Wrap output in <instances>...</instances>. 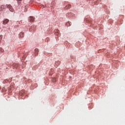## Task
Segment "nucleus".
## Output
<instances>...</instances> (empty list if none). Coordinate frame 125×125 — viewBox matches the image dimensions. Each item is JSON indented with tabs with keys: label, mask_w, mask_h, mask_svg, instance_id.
I'll use <instances>...</instances> for the list:
<instances>
[{
	"label": "nucleus",
	"mask_w": 125,
	"mask_h": 125,
	"mask_svg": "<svg viewBox=\"0 0 125 125\" xmlns=\"http://www.w3.org/2000/svg\"><path fill=\"white\" fill-rule=\"evenodd\" d=\"M6 7H7V8L9 9V10H10V11H11V12H13V11H14V9H13V8H12V6H11V5H6Z\"/></svg>",
	"instance_id": "obj_1"
},
{
	"label": "nucleus",
	"mask_w": 125,
	"mask_h": 125,
	"mask_svg": "<svg viewBox=\"0 0 125 125\" xmlns=\"http://www.w3.org/2000/svg\"><path fill=\"white\" fill-rule=\"evenodd\" d=\"M29 20L30 22H34V21H35V19L33 17H30Z\"/></svg>",
	"instance_id": "obj_2"
},
{
	"label": "nucleus",
	"mask_w": 125,
	"mask_h": 125,
	"mask_svg": "<svg viewBox=\"0 0 125 125\" xmlns=\"http://www.w3.org/2000/svg\"><path fill=\"white\" fill-rule=\"evenodd\" d=\"M24 36H25V35L24 34L23 32H21L19 34L20 38H24Z\"/></svg>",
	"instance_id": "obj_3"
},
{
	"label": "nucleus",
	"mask_w": 125,
	"mask_h": 125,
	"mask_svg": "<svg viewBox=\"0 0 125 125\" xmlns=\"http://www.w3.org/2000/svg\"><path fill=\"white\" fill-rule=\"evenodd\" d=\"M9 22V20L6 19L3 21V24H7Z\"/></svg>",
	"instance_id": "obj_4"
},
{
	"label": "nucleus",
	"mask_w": 125,
	"mask_h": 125,
	"mask_svg": "<svg viewBox=\"0 0 125 125\" xmlns=\"http://www.w3.org/2000/svg\"><path fill=\"white\" fill-rule=\"evenodd\" d=\"M65 8L66 9H69V8H71V4H68L65 6Z\"/></svg>",
	"instance_id": "obj_5"
},
{
	"label": "nucleus",
	"mask_w": 125,
	"mask_h": 125,
	"mask_svg": "<svg viewBox=\"0 0 125 125\" xmlns=\"http://www.w3.org/2000/svg\"><path fill=\"white\" fill-rule=\"evenodd\" d=\"M35 51L36 54H38V52H39V49H35Z\"/></svg>",
	"instance_id": "obj_6"
},
{
	"label": "nucleus",
	"mask_w": 125,
	"mask_h": 125,
	"mask_svg": "<svg viewBox=\"0 0 125 125\" xmlns=\"http://www.w3.org/2000/svg\"><path fill=\"white\" fill-rule=\"evenodd\" d=\"M5 8V6L3 5H2L0 7L1 9H4Z\"/></svg>",
	"instance_id": "obj_7"
},
{
	"label": "nucleus",
	"mask_w": 125,
	"mask_h": 125,
	"mask_svg": "<svg viewBox=\"0 0 125 125\" xmlns=\"http://www.w3.org/2000/svg\"><path fill=\"white\" fill-rule=\"evenodd\" d=\"M3 51H4L3 49H2L1 47H0V52H3Z\"/></svg>",
	"instance_id": "obj_8"
},
{
	"label": "nucleus",
	"mask_w": 125,
	"mask_h": 125,
	"mask_svg": "<svg viewBox=\"0 0 125 125\" xmlns=\"http://www.w3.org/2000/svg\"><path fill=\"white\" fill-rule=\"evenodd\" d=\"M18 1V3H19V4H20L21 3V2H19V1H22V0H17Z\"/></svg>",
	"instance_id": "obj_9"
},
{
	"label": "nucleus",
	"mask_w": 125,
	"mask_h": 125,
	"mask_svg": "<svg viewBox=\"0 0 125 125\" xmlns=\"http://www.w3.org/2000/svg\"><path fill=\"white\" fill-rule=\"evenodd\" d=\"M0 11H1V8H0Z\"/></svg>",
	"instance_id": "obj_10"
}]
</instances>
